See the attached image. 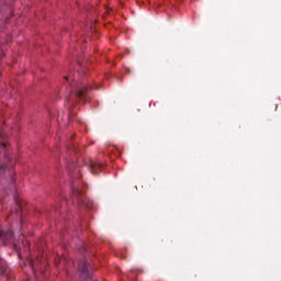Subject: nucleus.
<instances>
[{"label":"nucleus","instance_id":"1","mask_svg":"<svg viewBox=\"0 0 281 281\" xmlns=\"http://www.w3.org/2000/svg\"><path fill=\"white\" fill-rule=\"evenodd\" d=\"M75 85V91L69 95L67 102H71L76 104V102H89V97L87 95V91L93 89L91 86H87L85 81H78Z\"/></svg>","mask_w":281,"mask_h":281},{"label":"nucleus","instance_id":"2","mask_svg":"<svg viewBox=\"0 0 281 281\" xmlns=\"http://www.w3.org/2000/svg\"><path fill=\"white\" fill-rule=\"evenodd\" d=\"M72 201H76L78 205H85L86 200H85V190L80 188H72Z\"/></svg>","mask_w":281,"mask_h":281},{"label":"nucleus","instance_id":"3","mask_svg":"<svg viewBox=\"0 0 281 281\" xmlns=\"http://www.w3.org/2000/svg\"><path fill=\"white\" fill-rule=\"evenodd\" d=\"M87 168L92 175H98V170H102V168H104V165H102V162L89 160V162L87 164Z\"/></svg>","mask_w":281,"mask_h":281},{"label":"nucleus","instance_id":"4","mask_svg":"<svg viewBox=\"0 0 281 281\" xmlns=\"http://www.w3.org/2000/svg\"><path fill=\"white\" fill-rule=\"evenodd\" d=\"M79 271L81 272V278H86V280H91L89 278V269L87 267V261L85 259H81L78 263Z\"/></svg>","mask_w":281,"mask_h":281},{"label":"nucleus","instance_id":"5","mask_svg":"<svg viewBox=\"0 0 281 281\" xmlns=\"http://www.w3.org/2000/svg\"><path fill=\"white\" fill-rule=\"evenodd\" d=\"M67 169L72 179L74 177H76V175H78V172H80V168L76 167V164L74 161L67 165Z\"/></svg>","mask_w":281,"mask_h":281},{"label":"nucleus","instance_id":"6","mask_svg":"<svg viewBox=\"0 0 281 281\" xmlns=\"http://www.w3.org/2000/svg\"><path fill=\"white\" fill-rule=\"evenodd\" d=\"M5 157V164L0 166V175L5 170V168H12L13 165H10V161H12V158L8 156V154L4 155Z\"/></svg>","mask_w":281,"mask_h":281},{"label":"nucleus","instance_id":"7","mask_svg":"<svg viewBox=\"0 0 281 281\" xmlns=\"http://www.w3.org/2000/svg\"><path fill=\"white\" fill-rule=\"evenodd\" d=\"M87 71H89V68H87V67H85L83 65H81V66H80V69H79V75H80V74L86 75Z\"/></svg>","mask_w":281,"mask_h":281},{"label":"nucleus","instance_id":"8","mask_svg":"<svg viewBox=\"0 0 281 281\" xmlns=\"http://www.w3.org/2000/svg\"><path fill=\"white\" fill-rule=\"evenodd\" d=\"M30 265H31L32 270L36 271V267L34 266V261L33 260H31Z\"/></svg>","mask_w":281,"mask_h":281},{"label":"nucleus","instance_id":"9","mask_svg":"<svg viewBox=\"0 0 281 281\" xmlns=\"http://www.w3.org/2000/svg\"><path fill=\"white\" fill-rule=\"evenodd\" d=\"M1 148L5 149V143L0 144Z\"/></svg>","mask_w":281,"mask_h":281},{"label":"nucleus","instance_id":"10","mask_svg":"<svg viewBox=\"0 0 281 281\" xmlns=\"http://www.w3.org/2000/svg\"><path fill=\"white\" fill-rule=\"evenodd\" d=\"M1 273H5V270H2Z\"/></svg>","mask_w":281,"mask_h":281}]
</instances>
